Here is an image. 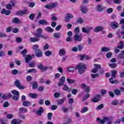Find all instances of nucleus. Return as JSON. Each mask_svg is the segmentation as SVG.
Instances as JSON below:
<instances>
[{
    "label": "nucleus",
    "instance_id": "29",
    "mask_svg": "<svg viewBox=\"0 0 124 124\" xmlns=\"http://www.w3.org/2000/svg\"><path fill=\"white\" fill-rule=\"evenodd\" d=\"M118 60H123L124 59V51H122L121 53L119 54L117 56Z\"/></svg>",
    "mask_w": 124,
    "mask_h": 124
},
{
    "label": "nucleus",
    "instance_id": "51",
    "mask_svg": "<svg viewBox=\"0 0 124 124\" xmlns=\"http://www.w3.org/2000/svg\"><path fill=\"white\" fill-rule=\"evenodd\" d=\"M74 32L75 34H78L80 32V29L78 27H76L75 28Z\"/></svg>",
    "mask_w": 124,
    "mask_h": 124
},
{
    "label": "nucleus",
    "instance_id": "45",
    "mask_svg": "<svg viewBox=\"0 0 124 124\" xmlns=\"http://www.w3.org/2000/svg\"><path fill=\"white\" fill-rule=\"evenodd\" d=\"M52 117H53V113H52V112L47 113V119L49 121L52 120Z\"/></svg>",
    "mask_w": 124,
    "mask_h": 124
},
{
    "label": "nucleus",
    "instance_id": "43",
    "mask_svg": "<svg viewBox=\"0 0 124 124\" xmlns=\"http://www.w3.org/2000/svg\"><path fill=\"white\" fill-rule=\"evenodd\" d=\"M74 70H75L74 67H68L67 69V71H68V72H73Z\"/></svg>",
    "mask_w": 124,
    "mask_h": 124
},
{
    "label": "nucleus",
    "instance_id": "53",
    "mask_svg": "<svg viewBox=\"0 0 124 124\" xmlns=\"http://www.w3.org/2000/svg\"><path fill=\"white\" fill-rule=\"evenodd\" d=\"M88 110H89V108H88V107H85L81 110L80 112L86 113V112H87Z\"/></svg>",
    "mask_w": 124,
    "mask_h": 124
},
{
    "label": "nucleus",
    "instance_id": "35",
    "mask_svg": "<svg viewBox=\"0 0 124 124\" xmlns=\"http://www.w3.org/2000/svg\"><path fill=\"white\" fill-rule=\"evenodd\" d=\"M66 80L68 84H74L75 82V80L71 78H67Z\"/></svg>",
    "mask_w": 124,
    "mask_h": 124
},
{
    "label": "nucleus",
    "instance_id": "34",
    "mask_svg": "<svg viewBox=\"0 0 124 124\" xmlns=\"http://www.w3.org/2000/svg\"><path fill=\"white\" fill-rule=\"evenodd\" d=\"M45 30L47 32H53V31H54V30L49 26L46 27Z\"/></svg>",
    "mask_w": 124,
    "mask_h": 124
},
{
    "label": "nucleus",
    "instance_id": "19",
    "mask_svg": "<svg viewBox=\"0 0 124 124\" xmlns=\"http://www.w3.org/2000/svg\"><path fill=\"white\" fill-rule=\"evenodd\" d=\"M66 100V98L64 97L60 100H57V104L58 105H62L63 103H64V101Z\"/></svg>",
    "mask_w": 124,
    "mask_h": 124
},
{
    "label": "nucleus",
    "instance_id": "63",
    "mask_svg": "<svg viewBox=\"0 0 124 124\" xmlns=\"http://www.w3.org/2000/svg\"><path fill=\"white\" fill-rule=\"evenodd\" d=\"M87 86H88L87 85H86V84L82 83L81 84L80 87L81 89H83V90H85Z\"/></svg>",
    "mask_w": 124,
    "mask_h": 124
},
{
    "label": "nucleus",
    "instance_id": "56",
    "mask_svg": "<svg viewBox=\"0 0 124 124\" xmlns=\"http://www.w3.org/2000/svg\"><path fill=\"white\" fill-rule=\"evenodd\" d=\"M94 66L96 69H100L101 68V66L100 64H94Z\"/></svg>",
    "mask_w": 124,
    "mask_h": 124
},
{
    "label": "nucleus",
    "instance_id": "22",
    "mask_svg": "<svg viewBox=\"0 0 124 124\" xmlns=\"http://www.w3.org/2000/svg\"><path fill=\"white\" fill-rule=\"evenodd\" d=\"M80 9L81 12H82L83 13H87V12H88V8H87L86 6H81L80 7Z\"/></svg>",
    "mask_w": 124,
    "mask_h": 124
},
{
    "label": "nucleus",
    "instance_id": "9",
    "mask_svg": "<svg viewBox=\"0 0 124 124\" xmlns=\"http://www.w3.org/2000/svg\"><path fill=\"white\" fill-rule=\"evenodd\" d=\"M93 27H90L89 28L87 27H82V31L83 32H85V33H89L90 31H91V30H93Z\"/></svg>",
    "mask_w": 124,
    "mask_h": 124
},
{
    "label": "nucleus",
    "instance_id": "23",
    "mask_svg": "<svg viewBox=\"0 0 124 124\" xmlns=\"http://www.w3.org/2000/svg\"><path fill=\"white\" fill-rule=\"evenodd\" d=\"M23 106H25L26 107H30L31 105V103L30 101H25L22 102Z\"/></svg>",
    "mask_w": 124,
    "mask_h": 124
},
{
    "label": "nucleus",
    "instance_id": "58",
    "mask_svg": "<svg viewBox=\"0 0 124 124\" xmlns=\"http://www.w3.org/2000/svg\"><path fill=\"white\" fill-rule=\"evenodd\" d=\"M45 87L44 86H40L38 88L37 91L39 92H43Z\"/></svg>",
    "mask_w": 124,
    "mask_h": 124
},
{
    "label": "nucleus",
    "instance_id": "3",
    "mask_svg": "<svg viewBox=\"0 0 124 124\" xmlns=\"http://www.w3.org/2000/svg\"><path fill=\"white\" fill-rule=\"evenodd\" d=\"M12 93L15 94L13 96L12 99L18 101L19 100V97L20 96V93L16 90H13L11 91Z\"/></svg>",
    "mask_w": 124,
    "mask_h": 124
},
{
    "label": "nucleus",
    "instance_id": "42",
    "mask_svg": "<svg viewBox=\"0 0 124 124\" xmlns=\"http://www.w3.org/2000/svg\"><path fill=\"white\" fill-rule=\"evenodd\" d=\"M119 24L120 25H122L121 27L122 30H124V18L120 20Z\"/></svg>",
    "mask_w": 124,
    "mask_h": 124
},
{
    "label": "nucleus",
    "instance_id": "57",
    "mask_svg": "<svg viewBox=\"0 0 124 124\" xmlns=\"http://www.w3.org/2000/svg\"><path fill=\"white\" fill-rule=\"evenodd\" d=\"M42 15V14L41 13V12H39L38 13L37 16L35 18V21H38L39 18L41 17Z\"/></svg>",
    "mask_w": 124,
    "mask_h": 124
},
{
    "label": "nucleus",
    "instance_id": "50",
    "mask_svg": "<svg viewBox=\"0 0 124 124\" xmlns=\"http://www.w3.org/2000/svg\"><path fill=\"white\" fill-rule=\"evenodd\" d=\"M28 52V50L26 49H24L21 52V54L23 56V57H26V54Z\"/></svg>",
    "mask_w": 124,
    "mask_h": 124
},
{
    "label": "nucleus",
    "instance_id": "5",
    "mask_svg": "<svg viewBox=\"0 0 124 124\" xmlns=\"http://www.w3.org/2000/svg\"><path fill=\"white\" fill-rule=\"evenodd\" d=\"M37 67L39 69H40L41 72H45V71H47L48 70V67L46 66H43L42 63H40L37 65Z\"/></svg>",
    "mask_w": 124,
    "mask_h": 124
},
{
    "label": "nucleus",
    "instance_id": "36",
    "mask_svg": "<svg viewBox=\"0 0 124 124\" xmlns=\"http://www.w3.org/2000/svg\"><path fill=\"white\" fill-rule=\"evenodd\" d=\"M37 70L36 69H30L28 70V73H36Z\"/></svg>",
    "mask_w": 124,
    "mask_h": 124
},
{
    "label": "nucleus",
    "instance_id": "11",
    "mask_svg": "<svg viewBox=\"0 0 124 124\" xmlns=\"http://www.w3.org/2000/svg\"><path fill=\"white\" fill-rule=\"evenodd\" d=\"M73 18V15L71 13H67L66 14V17H65V22H69L70 21V19Z\"/></svg>",
    "mask_w": 124,
    "mask_h": 124
},
{
    "label": "nucleus",
    "instance_id": "16",
    "mask_svg": "<svg viewBox=\"0 0 124 124\" xmlns=\"http://www.w3.org/2000/svg\"><path fill=\"white\" fill-rule=\"evenodd\" d=\"M35 54L36 57L39 58L42 57L43 53L40 49H38L37 50L35 51Z\"/></svg>",
    "mask_w": 124,
    "mask_h": 124
},
{
    "label": "nucleus",
    "instance_id": "37",
    "mask_svg": "<svg viewBox=\"0 0 124 124\" xmlns=\"http://www.w3.org/2000/svg\"><path fill=\"white\" fill-rule=\"evenodd\" d=\"M114 93L116 95L119 96L121 95V91L119 89H115L114 91Z\"/></svg>",
    "mask_w": 124,
    "mask_h": 124
},
{
    "label": "nucleus",
    "instance_id": "38",
    "mask_svg": "<svg viewBox=\"0 0 124 124\" xmlns=\"http://www.w3.org/2000/svg\"><path fill=\"white\" fill-rule=\"evenodd\" d=\"M109 66L111 68H116V66H118V64L116 63H110L109 64Z\"/></svg>",
    "mask_w": 124,
    "mask_h": 124
},
{
    "label": "nucleus",
    "instance_id": "40",
    "mask_svg": "<svg viewBox=\"0 0 124 124\" xmlns=\"http://www.w3.org/2000/svg\"><path fill=\"white\" fill-rule=\"evenodd\" d=\"M20 21L19 20V18L17 17H15L13 20V23H16V24H19L20 23Z\"/></svg>",
    "mask_w": 124,
    "mask_h": 124
},
{
    "label": "nucleus",
    "instance_id": "1",
    "mask_svg": "<svg viewBox=\"0 0 124 124\" xmlns=\"http://www.w3.org/2000/svg\"><path fill=\"white\" fill-rule=\"evenodd\" d=\"M76 69L78 70V72L79 74H83V73H85L87 67H86V65L81 62L76 66Z\"/></svg>",
    "mask_w": 124,
    "mask_h": 124
},
{
    "label": "nucleus",
    "instance_id": "25",
    "mask_svg": "<svg viewBox=\"0 0 124 124\" xmlns=\"http://www.w3.org/2000/svg\"><path fill=\"white\" fill-rule=\"evenodd\" d=\"M84 59L85 60H91V57H90L89 55H83L80 56L81 61H83Z\"/></svg>",
    "mask_w": 124,
    "mask_h": 124
},
{
    "label": "nucleus",
    "instance_id": "18",
    "mask_svg": "<svg viewBox=\"0 0 124 124\" xmlns=\"http://www.w3.org/2000/svg\"><path fill=\"white\" fill-rule=\"evenodd\" d=\"M31 60H32L31 55H28L25 57V62H26V63H29Z\"/></svg>",
    "mask_w": 124,
    "mask_h": 124
},
{
    "label": "nucleus",
    "instance_id": "49",
    "mask_svg": "<svg viewBox=\"0 0 124 124\" xmlns=\"http://www.w3.org/2000/svg\"><path fill=\"white\" fill-rule=\"evenodd\" d=\"M6 117L7 119H13V118H14V115L11 114H7Z\"/></svg>",
    "mask_w": 124,
    "mask_h": 124
},
{
    "label": "nucleus",
    "instance_id": "60",
    "mask_svg": "<svg viewBox=\"0 0 124 124\" xmlns=\"http://www.w3.org/2000/svg\"><path fill=\"white\" fill-rule=\"evenodd\" d=\"M38 47H39L38 45H34L32 46V49H33V50H34L35 51H37V50H38V49H39V48H38Z\"/></svg>",
    "mask_w": 124,
    "mask_h": 124
},
{
    "label": "nucleus",
    "instance_id": "31",
    "mask_svg": "<svg viewBox=\"0 0 124 124\" xmlns=\"http://www.w3.org/2000/svg\"><path fill=\"white\" fill-rule=\"evenodd\" d=\"M61 34H62L60 32H57V33H55L53 34V36L54 37H55V38H57V39H60V38H61Z\"/></svg>",
    "mask_w": 124,
    "mask_h": 124
},
{
    "label": "nucleus",
    "instance_id": "4",
    "mask_svg": "<svg viewBox=\"0 0 124 124\" xmlns=\"http://www.w3.org/2000/svg\"><path fill=\"white\" fill-rule=\"evenodd\" d=\"M58 6V3L57 2L50 3L46 5L45 7L47 9H53Z\"/></svg>",
    "mask_w": 124,
    "mask_h": 124
},
{
    "label": "nucleus",
    "instance_id": "27",
    "mask_svg": "<svg viewBox=\"0 0 124 124\" xmlns=\"http://www.w3.org/2000/svg\"><path fill=\"white\" fill-rule=\"evenodd\" d=\"M59 54L60 56H64L66 54L64 48H62L59 50Z\"/></svg>",
    "mask_w": 124,
    "mask_h": 124
},
{
    "label": "nucleus",
    "instance_id": "26",
    "mask_svg": "<svg viewBox=\"0 0 124 124\" xmlns=\"http://www.w3.org/2000/svg\"><path fill=\"white\" fill-rule=\"evenodd\" d=\"M21 120H18L16 119L13 120L11 122V124H21Z\"/></svg>",
    "mask_w": 124,
    "mask_h": 124
},
{
    "label": "nucleus",
    "instance_id": "62",
    "mask_svg": "<svg viewBox=\"0 0 124 124\" xmlns=\"http://www.w3.org/2000/svg\"><path fill=\"white\" fill-rule=\"evenodd\" d=\"M62 110L63 113H67V112H68V111H69V109L67 108H64L63 107L62 108Z\"/></svg>",
    "mask_w": 124,
    "mask_h": 124
},
{
    "label": "nucleus",
    "instance_id": "33",
    "mask_svg": "<svg viewBox=\"0 0 124 124\" xmlns=\"http://www.w3.org/2000/svg\"><path fill=\"white\" fill-rule=\"evenodd\" d=\"M110 50V49L109 47H104L101 48V52H109Z\"/></svg>",
    "mask_w": 124,
    "mask_h": 124
},
{
    "label": "nucleus",
    "instance_id": "2",
    "mask_svg": "<svg viewBox=\"0 0 124 124\" xmlns=\"http://www.w3.org/2000/svg\"><path fill=\"white\" fill-rule=\"evenodd\" d=\"M36 33L33 34L36 37H41L42 38H44V39H47V38H49V36L42 34V32H43L42 29L38 28L36 30Z\"/></svg>",
    "mask_w": 124,
    "mask_h": 124
},
{
    "label": "nucleus",
    "instance_id": "61",
    "mask_svg": "<svg viewBox=\"0 0 124 124\" xmlns=\"http://www.w3.org/2000/svg\"><path fill=\"white\" fill-rule=\"evenodd\" d=\"M12 73L13 75H16V74H18V73H19V71H18L17 69H14L12 70Z\"/></svg>",
    "mask_w": 124,
    "mask_h": 124
},
{
    "label": "nucleus",
    "instance_id": "10",
    "mask_svg": "<svg viewBox=\"0 0 124 124\" xmlns=\"http://www.w3.org/2000/svg\"><path fill=\"white\" fill-rule=\"evenodd\" d=\"M106 7L105 6H102L101 4H98L96 6V10L98 11V12H102L104 10L106 9Z\"/></svg>",
    "mask_w": 124,
    "mask_h": 124
},
{
    "label": "nucleus",
    "instance_id": "59",
    "mask_svg": "<svg viewBox=\"0 0 124 124\" xmlns=\"http://www.w3.org/2000/svg\"><path fill=\"white\" fill-rule=\"evenodd\" d=\"M49 49V45L48 44H46L43 47L44 51H46V50H48Z\"/></svg>",
    "mask_w": 124,
    "mask_h": 124
},
{
    "label": "nucleus",
    "instance_id": "15",
    "mask_svg": "<svg viewBox=\"0 0 124 124\" xmlns=\"http://www.w3.org/2000/svg\"><path fill=\"white\" fill-rule=\"evenodd\" d=\"M109 120V118L108 117H104L103 120H100V118H97L96 121L97 122H100V124H104L106 121H108Z\"/></svg>",
    "mask_w": 124,
    "mask_h": 124
},
{
    "label": "nucleus",
    "instance_id": "21",
    "mask_svg": "<svg viewBox=\"0 0 124 124\" xmlns=\"http://www.w3.org/2000/svg\"><path fill=\"white\" fill-rule=\"evenodd\" d=\"M31 42H38L39 41V38L38 37H31L30 38Z\"/></svg>",
    "mask_w": 124,
    "mask_h": 124
},
{
    "label": "nucleus",
    "instance_id": "12",
    "mask_svg": "<svg viewBox=\"0 0 124 124\" xmlns=\"http://www.w3.org/2000/svg\"><path fill=\"white\" fill-rule=\"evenodd\" d=\"M43 113H44V108H43L42 107H41L39 109L36 111V114L37 116H42Z\"/></svg>",
    "mask_w": 124,
    "mask_h": 124
},
{
    "label": "nucleus",
    "instance_id": "46",
    "mask_svg": "<svg viewBox=\"0 0 124 124\" xmlns=\"http://www.w3.org/2000/svg\"><path fill=\"white\" fill-rule=\"evenodd\" d=\"M117 72L116 71H113L111 72V78H116V76L117 75Z\"/></svg>",
    "mask_w": 124,
    "mask_h": 124
},
{
    "label": "nucleus",
    "instance_id": "48",
    "mask_svg": "<svg viewBox=\"0 0 124 124\" xmlns=\"http://www.w3.org/2000/svg\"><path fill=\"white\" fill-rule=\"evenodd\" d=\"M45 55L46 56V57H49V56H51V55H52V52L49 51V50H47L45 52Z\"/></svg>",
    "mask_w": 124,
    "mask_h": 124
},
{
    "label": "nucleus",
    "instance_id": "52",
    "mask_svg": "<svg viewBox=\"0 0 124 124\" xmlns=\"http://www.w3.org/2000/svg\"><path fill=\"white\" fill-rule=\"evenodd\" d=\"M113 11H114V9L112 8H109L107 10V13L110 14V13H112Z\"/></svg>",
    "mask_w": 124,
    "mask_h": 124
},
{
    "label": "nucleus",
    "instance_id": "17",
    "mask_svg": "<svg viewBox=\"0 0 124 124\" xmlns=\"http://www.w3.org/2000/svg\"><path fill=\"white\" fill-rule=\"evenodd\" d=\"M103 30H104L103 26H97L94 29L93 31L94 32H99V31H102Z\"/></svg>",
    "mask_w": 124,
    "mask_h": 124
},
{
    "label": "nucleus",
    "instance_id": "28",
    "mask_svg": "<svg viewBox=\"0 0 124 124\" xmlns=\"http://www.w3.org/2000/svg\"><path fill=\"white\" fill-rule=\"evenodd\" d=\"M29 96L31 98H37V96H38V95L35 93H30L29 94Z\"/></svg>",
    "mask_w": 124,
    "mask_h": 124
},
{
    "label": "nucleus",
    "instance_id": "47",
    "mask_svg": "<svg viewBox=\"0 0 124 124\" xmlns=\"http://www.w3.org/2000/svg\"><path fill=\"white\" fill-rule=\"evenodd\" d=\"M100 101V98L97 97H94L92 99V102H98Z\"/></svg>",
    "mask_w": 124,
    "mask_h": 124
},
{
    "label": "nucleus",
    "instance_id": "64",
    "mask_svg": "<svg viewBox=\"0 0 124 124\" xmlns=\"http://www.w3.org/2000/svg\"><path fill=\"white\" fill-rule=\"evenodd\" d=\"M26 80L28 81V82H31V80H32V77L31 76H28L26 78Z\"/></svg>",
    "mask_w": 124,
    "mask_h": 124
},
{
    "label": "nucleus",
    "instance_id": "44",
    "mask_svg": "<svg viewBox=\"0 0 124 124\" xmlns=\"http://www.w3.org/2000/svg\"><path fill=\"white\" fill-rule=\"evenodd\" d=\"M37 87H38V85L37 84V82H34L32 85L33 90H36V89H37Z\"/></svg>",
    "mask_w": 124,
    "mask_h": 124
},
{
    "label": "nucleus",
    "instance_id": "24",
    "mask_svg": "<svg viewBox=\"0 0 124 124\" xmlns=\"http://www.w3.org/2000/svg\"><path fill=\"white\" fill-rule=\"evenodd\" d=\"M38 23L40 25H49L48 22L44 19L39 20Z\"/></svg>",
    "mask_w": 124,
    "mask_h": 124
},
{
    "label": "nucleus",
    "instance_id": "30",
    "mask_svg": "<svg viewBox=\"0 0 124 124\" xmlns=\"http://www.w3.org/2000/svg\"><path fill=\"white\" fill-rule=\"evenodd\" d=\"M62 89L65 92H68V93H70V91L69 90V87L66 84H64L63 85Z\"/></svg>",
    "mask_w": 124,
    "mask_h": 124
},
{
    "label": "nucleus",
    "instance_id": "14",
    "mask_svg": "<svg viewBox=\"0 0 124 124\" xmlns=\"http://www.w3.org/2000/svg\"><path fill=\"white\" fill-rule=\"evenodd\" d=\"M28 13V10L25 11H18L16 13V15L23 16V15H26Z\"/></svg>",
    "mask_w": 124,
    "mask_h": 124
},
{
    "label": "nucleus",
    "instance_id": "6",
    "mask_svg": "<svg viewBox=\"0 0 124 124\" xmlns=\"http://www.w3.org/2000/svg\"><path fill=\"white\" fill-rule=\"evenodd\" d=\"M74 37L75 38V42H76L77 41H78L80 42V41H82V39L83 38V35L82 34H80L79 35L78 34H76L74 36Z\"/></svg>",
    "mask_w": 124,
    "mask_h": 124
},
{
    "label": "nucleus",
    "instance_id": "32",
    "mask_svg": "<svg viewBox=\"0 0 124 124\" xmlns=\"http://www.w3.org/2000/svg\"><path fill=\"white\" fill-rule=\"evenodd\" d=\"M119 44H120V46H117V48H118V49H124V42L123 41H120L119 43Z\"/></svg>",
    "mask_w": 124,
    "mask_h": 124
},
{
    "label": "nucleus",
    "instance_id": "55",
    "mask_svg": "<svg viewBox=\"0 0 124 124\" xmlns=\"http://www.w3.org/2000/svg\"><path fill=\"white\" fill-rule=\"evenodd\" d=\"M91 77L92 79H94V78H96V77H99V74H91Z\"/></svg>",
    "mask_w": 124,
    "mask_h": 124
},
{
    "label": "nucleus",
    "instance_id": "41",
    "mask_svg": "<svg viewBox=\"0 0 124 124\" xmlns=\"http://www.w3.org/2000/svg\"><path fill=\"white\" fill-rule=\"evenodd\" d=\"M112 56H113V53L112 52H108L106 54V58H107V59H110V58H111V57H112Z\"/></svg>",
    "mask_w": 124,
    "mask_h": 124
},
{
    "label": "nucleus",
    "instance_id": "13",
    "mask_svg": "<svg viewBox=\"0 0 124 124\" xmlns=\"http://www.w3.org/2000/svg\"><path fill=\"white\" fill-rule=\"evenodd\" d=\"M65 82V77L63 76L60 79V81L58 83V86L59 87H62V86H63V84Z\"/></svg>",
    "mask_w": 124,
    "mask_h": 124
},
{
    "label": "nucleus",
    "instance_id": "39",
    "mask_svg": "<svg viewBox=\"0 0 124 124\" xmlns=\"http://www.w3.org/2000/svg\"><path fill=\"white\" fill-rule=\"evenodd\" d=\"M109 80L110 81V83H111V84H117V83H118V81L117 80H115L114 81V78H111L109 79Z\"/></svg>",
    "mask_w": 124,
    "mask_h": 124
},
{
    "label": "nucleus",
    "instance_id": "7",
    "mask_svg": "<svg viewBox=\"0 0 124 124\" xmlns=\"http://www.w3.org/2000/svg\"><path fill=\"white\" fill-rule=\"evenodd\" d=\"M15 85L20 90H25V87L21 85V82L18 80L15 81Z\"/></svg>",
    "mask_w": 124,
    "mask_h": 124
},
{
    "label": "nucleus",
    "instance_id": "8",
    "mask_svg": "<svg viewBox=\"0 0 124 124\" xmlns=\"http://www.w3.org/2000/svg\"><path fill=\"white\" fill-rule=\"evenodd\" d=\"M110 26L112 30H116V29L119 28V23H118L117 21L112 22H111Z\"/></svg>",
    "mask_w": 124,
    "mask_h": 124
},
{
    "label": "nucleus",
    "instance_id": "54",
    "mask_svg": "<svg viewBox=\"0 0 124 124\" xmlns=\"http://www.w3.org/2000/svg\"><path fill=\"white\" fill-rule=\"evenodd\" d=\"M90 97V94L87 93L85 95L83 98L82 99V101H85L86 99H88Z\"/></svg>",
    "mask_w": 124,
    "mask_h": 124
},
{
    "label": "nucleus",
    "instance_id": "20",
    "mask_svg": "<svg viewBox=\"0 0 124 124\" xmlns=\"http://www.w3.org/2000/svg\"><path fill=\"white\" fill-rule=\"evenodd\" d=\"M28 109L25 108H20L19 109L18 114H22V113H27Z\"/></svg>",
    "mask_w": 124,
    "mask_h": 124
}]
</instances>
